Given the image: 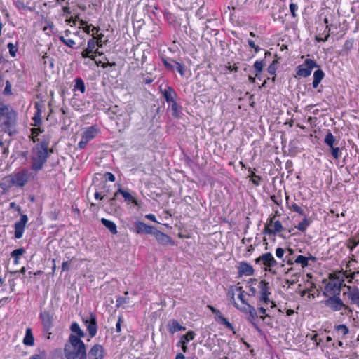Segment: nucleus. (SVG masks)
Listing matches in <instances>:
<instances>
[{"instance_id": "f257e3e1", "label": "nucleus", "mask_w": 359, "mask_h": 359, "mask_svg": "<svg viewBox=\"0 0 359 359\" xmlns=\"http://www.w3.org/2000/svg\"><path fill=\"white\" fill-rule=\"evenodd\" d=\"M49 156L48 143L42 141L36 144L32 149V156L30 157L32 165L31 170L38 172L43 169Z\"/></svg>"}, {"instance_id": "f03ea898", "label": "nucleus", "mask_w": 359, "mask_h": 359, "mask_svg": "<svg viewBox=\"0 0 359 359\" xmlns=\"http://www.w3.org/2000/svg\"><path fill=\"white\" fill-rule=\"evenodd\" d=\"M29 173L27 169H22L19 172L5 177L0 183V188L4 192L7 191L12 187H23L29 181Z\"/></svg>"}, {"instance_id": "7ed1b4c3", "label": "nucleus", "mask_w": 359, "mask_h": 359, "mask_svg": "<svg viewBox=\"0 0 359 359\" xmlns=\"http://www.w3.org/2000/svg\"><path fill=\"white\" fill-rule=\"evenodd\" d=\"M84 349L86 346L83 341L79 337L71 334L64 348L65 356L67 359H76Z\"/></svg>"}, {"instance_id": "20e7f679", "label": "nucleus", "mask_w": 359, "mask_h": 359, "mask_svg": "<svg viewBox=\"0 0 359 359\" xmlns=\"http://www.w3.org/2000/svg\"><path fill=\"white\" fill-rule=\"evenodd\" d=\"M5 109L2 116L4 121L0 124V128L2 131L12 137L17 133V130L15 129L17 121V112L8 105L5 106Z\"/></svg>"}, {"instance_id": "39448f33", "label": "nucleus", "mask_w": 359, "mask_h": 359, "mask_svg": "<svg viewBox=\"0 0 359 359\" xmlns=\"http://www.w3.org/2000/svg\"><path fill=\"white\" fill-rule=\"evenodd\" d=\"M339 292L337 295H333L332 297H328L326 292H323V295L327 297V298L321 302L327 308H329L332 311H339L342 309L343 306H344V303L339 297Z\"/></svg>"}, {"instance_id": "423d86ee", "label": "nucleus", "mask_w": 359, "mask_h": 359, "mask_svg": "<svg viewBox=\"0 0 359 359\" xmlns=\"http://www.w3.org/2000/svg\"><path fill=\"white\" fill-rule=\"evenodd\" d=\"M319 67L316 62L311 59H306L303 64L297 66L296 74L300 77H308L313 68Z\"/></svg>"}, {"instance_id": "0eeeda50", "label": "nucleus", "mask_w": 359, "mask_h": 359, "mask_svg": "<svg viewBox=\"0 0 359 359\" xmlns=\"http://www.w3.org/2000/svg\"><path fill=\"white\" fill-rule=\"evenodd\" d=\"M39 318L41 319L43 325V330L45 332L48 334V338L49 339L50 335L51 334L49 331L53 326V314L49 311L44 310L41 311L39 313Z\"/></svg>"}, {"instance_id": "6e6552de", "label": "nucleus", "mask_w": 359, "mask_h": 359, "mask_svg": "<svg viewBox=\"0 0 359 359\" xmlns=\"http://www.w3.org/2000/svg\"><path fill=\"white\" fill-rule=\"evenodd\" d=\"M83 322L86 327L89 336L93 337L96 335L97 331V318L95 314L90 313L85 318H83Z\"/></svg>"}, {"instance_id": "1a4fd4ad", "label": "nucleus", "mask_w": 359, "mask_h": 359, "mask_svg": "<svg viewBox=\"0 0 359 359\" xmlns=\"http://www.w3.org/2000/svg\"><path fill=\"white\" fill-rule=\"evenodd\" d=\"M28 222V217L27 215H21L19 221L16 222L14 224L15 228V238L17 239L21 238L23 236L25 226Z\"/></svg>"}, {"instance_id": "9d476101", "label": "nucleus", "mask_w": 359, "mask_h": 359, "mask_svg": "<svg viewBox=\"0 0 359 359\" xmlns=\"http://www.w3.org/2000/svg\"><path fill=\"white\" fill-rule=\"evenodd\" d=\"M155 229L151 226L147 225L142 222L137 221L135 222L133 231L137 234H154Z\"/></svg>"}, {"instance_id": "9b49d317", "label": "nucleus", "mask_w": 359, "mask_h": 359, "mask_svg": "<svg viewBox=\"0 0 359 359\" xmlns=\"http://www.w3.org/2000/svg\"><path fill=\"white\" fill-rule=\"evenodd\" d=\"M96 46V41L95 38L90 39L88 41L87 48L81 53L82 57L87 58L89 57L92 60H94L97 66H99V63H101V61H96L95 57L93 55H90L93 53V50L95 49Z\"/></svg>"}, {"instance_id": "f8f14e48", "label": "nucleus", "mask_w": 359, "mask_h": 359, "mask_svg": "<svg viewBox=\"0 0 359 359\" xmlns=\"http://www.w3.org/2000/svg\"><path fill=\"white\" fill-rule=\"evenodd\" d=\"M255 262L256 264L262 262L264 266L268 267H274L278 264L276 260L274 259L271 252L263 254L262 256L255 259Z\"/></svg>"}, {"instance_id": "ddd939ff", "label": "nucleus", "mask_w": 359, "mask_h": 359, "mask_svg": "<svg viewBox=\"0 0 359 359\" xmlns=\"http://www.w3.org/2000/svg\"><path fill=\"white\" fill-rule=\"evenodd\" d=\"M153 235L155 236L156 241L161 245H175L174 241L172 239V238L170 236H168L157 229H155Z\"/></svg>"}, {"instance_id": "4468645a", "label": "nucleus", "mask_w": 359, "mask_h": 359, "mask_svg": "<svg viewBox=\"0 0 359 359\" xmlns=\"http://www.w3.org/2000/svg\"><path fill=\"white\" fill-rule=\"evenodd\" d=\"M238 309L241 312L248 313L250 314V318H248V320L251 322V323L252 324L253 327L255 329L258 330H259L258 325L252 321V319H255V318L257 317V313L254 306L249 304H246V306H240Z\"/></svg>"}, {"instance_id": "2eb2a0df", "label": "nucleus", "mask_w": 359, "mask_h": 359, "mask_svg": "<svg viewBox=\"0 0 359 359\" xmlns=\"http://www.w3.org/2000/svg\"><path fill=\"white\" fill-rule=\"evenodd\" d=\"M347 288L348 292L344 293L345 295L347 294L348 298L350 299L351 304H354L357 306L359 304V289L357 287H351L346 285H344Z\"/></svg>"}, {"instance_id": "dca6fc26", "label": "nucleus", "mask_w": 359, "mask_h": 359, "mask_svg": "<svg viewBox=\"0 0 359 359\" xmlns=\"http://www.w3.org/2000/svg\"><path fill=\"white\" fill-rule=\"evenodd\" d=\"M88 359H103L104 348L100 344H95L89 351L88 354Z\"/></svg>"}, {"instance_id": "f3484780", "label": "nucleus", "mask_w": 359, "mask_h": 359, "mask_svg": "<svg viewBox=\"0 0 359 359\" xmlns=\"http://www.w3.org/2000/svg\"><path fill=\"white\" fill-rule=\"evenodd\" d=\"M283 230L284 227L283 226L281 222L279 220H277L274 222L272 226H270L269 228H268V226H264L263 229V233L275 236Z\"/></svg>"}, {"instance_id": "a211bd4d", "label": "nucleus", "mask_w": 359, "mask_h": 359, "mask_svg": "<svg viewBox=\"0 0 359 359\" xmlns=\"http://www.w3.org/2000/svg\"><path fill=\"white\" fill-rule=\"evenodd\" d=\"M238 276H252L254 274L255 270L253 267L247 262H241L238 266Z\"/></svg>"}, {"instance_id": "6ab92c4d", "label": "nucleus", "mask_w": 359, "mask_h": 359, "mask_svg": "<svg viewBox=\"0 0 359 359\" xmlns=\"http://www.w3.org/2000/svg\"><path fill=\"white\" fill-rule=\"evenodd\" d=\"M162 93L165 100L168 103L171 104L176 102V97L177 95L176 92L172 87H167L164 89V90Z\"/></svg>"}, {"instance_id": "aec40b11", "label": "nucleus", "mask_w": 359, "mask_h": 359, "mask_svg": "<svg viewBox=\"0 0 359 359\" xmlns=\"http://www.w3.org/2000/svg\"><path fill=\"white\" fill-rule=\"evenodd\" d=\"M98 130L94 126L87 128L82 134V137L84 140L89 142L97 135Z\"/></svg>"}, {"instance_id": "412c9836", "label": "nucleus", "mask_w": 359, "mask_h": 359, "mask_svg": "<svg viewBox=\"0 0 359 359\" xmlns=\"http://www.w3.org/2000/svg\"><path fill=\"white\" fill-rule=\"evenodd\" d=\"M168 331L171 334H174L180 330H185L186 327L182 326L177 320H170L168 323Z\"/></svg>"}, {"instance_id": "4be33fe9", "label": "nucleus", "mask_w": 359, "mask_h": 359, "mask_svg": "<svg viewBox=\"0 0 359 359\" xmlns=\"http://www.w3.org/2000/svg\"><path fill=\"white\" fill-rule=\"evenodd\" d=\"M120 194L124 198V200L128 203H132L135 205H137V200L128 191L119 188L117 191L115 193V196H117L118 194Z\"/></svg>"}, {"instance_id": "5701e85b", "label": "nucleus", "mask_w": 359, "mask_h": 359, "mask_svg": "<svg viewBox=\"0 0 359 359\" xmlns=\"http://www.w3.org/2000/svg\"><path fill=\"white\" fill-rule=\"evenodd\" d=\"M324 76H325V73L322 69H318L314 72L313 81L312 83V86H313V88H317L318 87L319 83L323 80Z\"/></svg>"}, {"instance_id": "b1692460", "label": "nucleus", "mask_w": 359, "mask_h": 359, "mask_svg": "<svg viewBox=\"0 0 359 359\" xmlns=\"http://www.w3.org/2000/svg\"><path fill=\"white\" fill-rule=\"evenodd\" d=\"M35 107L36 109V111L32 118L34 121V123L32 124L34 126H39L42 123L41 120V106L38 103H35Z\"/></svg>"}, {"instance_id": "393cba45", "label": "nucleus", "mask_w": 359, "mask_h": 359, "mask_svg": "<svg viewBox=\"0 0 359 359\" xmlns=\"http://www.w3.org/2000/svg\"><path fill=\"white\" fill-rule=\"evenodd\" d=\"M101 223L102 225H104L107 229H109V231L114 235L118 233L117 231V227L116 224L109 219H107L105 218L101 219Z\"/></svg>"}, {"instance_id": "a878e982", "label": "nucleus", "mask_w": 359, "mask_h": 359, "mask_svg": "<svg viewBox=\"0 0 359 359\" xmlns=\"http://www.w3.org/2000/svg\"><path fill=\"white\" fill-rule=\"evenodd\" d=\"M23 344L26 346H32L34 344V338L32 330L30 327L26 329L25 336L23 339Z\"/></svg>"}, {"instance_id": "bb28decb", "label": "nucleus", "mask_w": 359, "mask_h": 359, "mask_svg": "<svg viewBox=\"0 0 359 359\" xmlns=\"http://www.w3.org/2000/svg\"><path fill=\"white\" fill-rule=\"evenodd\" d=\"M116 196L115 195L111 198L109 200V208H107V211L110 214H115L117 213L119 210L120 207L117 205L116 201Z\"/></svg>"}, {"instance_id": "cd10ccee", "label": "nucleus", "mask_w": 359, "mask_h": 359, "mask_svg": "<svg viewBox=\"0 0 359 359\" xmlns=\"http://www.w3.org/2000/svg\"><path fill=\"white\" fill-rule=\"evenodd\" d=\"M324 142L326 145L329 147V148L337 146L338 144L336 137L332 135L331 132H328L325 135V137L324 138Z\"/></svg>"}, {"instance_id": "c85d7f7f", "label": "nucleus", "mask_w": 359, "mask_h": 359, "mask_svg": "<svg viewBox=\"0 0 359 359\" xmlns=\"http://www.w3.org/2000/svg\"><path fill=\"white\" fill-rule=\"evenodd\" d=\"M226 294L231 303L238 309L240 306L235 299L236 287L234 285L230 286Z\"/></svg>"}, {"instance_id": "c756f323", "label": "nucleus", "mask_w": 359, "mask_h": 359, "mask_svg": "<svg viewBox=\"0 0 359 359\" xmlns=\"http://www.w3.org/2000/svg\"><path fill=\"white\" fill-rule=\"evenodd\" d=\"M79 90L81 93H84L86 91V86L83 80L81 77L75 79V85L74 90Z\"/></svg>"}, {"instance_id": "7c9ffc66", "label": "nucleus", "mask_w": 359, "mask_h": 359, "mask_svg": "<svg viewBox=\"0 0 359 359\" xmlns=\"http://www.w3.org/2000/svg\"><path fill=\"white\" fill-rule=\"evenodd\" d=\"M215 319L216 321H219L222 324L225 325L227 328L231 330L233 334H236V332L234 331V327H233L232 324L230 322H229L227 319L224 318L223 316H215Z\"/></svg>"}, {"instance_id": "2f4dec72", "label": "nucleus", "mask_w": 359, "mask_h": 359, "mask_svg": "<svg viewBox=\"0 0 359 359\" xmlns=\"http://www.w3.org/2000/svg\"><path fill=\"white\" fill-rule=\"evenodd\" d=\"M70 330L72 332L76 333V336L79 337V339H81V337H83L85 335L83 331L80 328L79 325L76 322L72 323Z\"/></svg>"}, {"instance_id": "473e14b6", "label": "nucleus", "mask_w": 359, "mask_h": 359, "mask_svg": "<svg viewBox=\"0 0 359 359\" xmlns=\"http://www.w3.org/2000/svg\"><path fill=\"white\" fill-rule=\"evenodd\" d=\"M259 293L271 294L269 291V283L262 280L259 283Z\"/></svg>"}, {"instance_id": "72a5a7b5", "label": "nucleus", "mask_w": 359, "mask_h": 359, "mask_svg": "<svg viewBox=\"0 0 359 359\" xmlns=\"http://www.w3.org/2000/svg\"><path fill=\"white\" fill-rule=\"evenodd\" d=\"M310 224H311L310 219H308L306 216V217H304L303 220L300 223H299L297 228L299 231H300L302 232H304L306 231V229H307V227L310 225Z\"/></svg>"}, {"instance_id": "f704fd0d", "label": "nucleus", "mask_w": 359, "mask_h": 359, "mask_svg": "<svg viewBox=\"0 0 359 359\" xmlns=\"http://www.w3.org/2000/svg\"><path fill=\"white\" fill-rule=\"evenodd\" d=\"M195 332L194 331H189L186 334L182 336L180 339V343L187 344L189 341L193 340L195 337Z\"/></svg>"}, {"instance_id": "c9c22d12", "label": "nucleus", "mask_w": 359, "mask_h": 359, "mask_svg": "<svg viewBox=\"0 0 359 359\" xmlns=\"http://www.w3.org/2000/svg\"><path fill=\"white\" fill-rule=\"evenodd\" d=\"M286 252L287 255L283 259V262H286L288 265H293L294 261L292 258V255L294 254V251L292 248H287Z\"/></svg>"}, {"instance_id": "e433bc0d", "label": "nucleus", "mask_w": 359, "mask_h": 359, "mask_svg": "<svg viewBox=\"0 0 359 359\" xmlns=\"http://www.w3.org/2000/svg\"><path fill=\"white\" fill-rule=\"evenodd\" d=\"M294 263L301 264L302 268H305L308 266V258L303 255H298L294 261Z\"/></svg>"}, {"instance_id": "4c0bfd02", "label": "nucleus", "mask_w": 359, "mask_h": 359, "mask_svg": "<svg viewBox=\"0 0 359 359\" xmlns=\"http://www.w3.org/2000/svg\"><path fill=\"white\" fill-rule=\"evenodd\" d=\"M330 151L331 152L332 157L336 160L339 159L341 156V149L338 146L330 147Z\"/></svg>"}, {"instance_id": "58836bf2", "label": "nucleus", "mask_w": 359, "mask_h": 359, "mask_svg": "<svg viewBox=\"0 0 359 359\" xmlns=\"http://www.w3.org/2000/svg\"><path fill=\"white\" fill-rule=\"evenodd\" d=\"M180 109L181 107L177 103V102L171 103L172 115L174 117H180Z\"/></svg>"}, {"instance_id": "ea45409f", "label": "nucleus", "mask_w": 359, "mask_h": 359, "mask_svg": "<svg viewBox=\"0 0 359 359\" xmlns=\"http://www.w3.org/2000/svg\"><path fill=\"white\" fill-rule=\"evenodd\" d=\"M7 47L8 48L10 55L13 57H15L18 50V43H16L15 44H14L13 43H8Z\"/></svg>"}, {"instance_id": "a19ab883", "label": "nucleus", "mask_w": 359, "mask_h": 359, "mask_svg": "<svg viewBox=\"0 0 359 359\" xmlns=\"http://www.w3.org/2000/svg\"><path fill=\"white\" fill-rule=\"evenodd\" d=\"M264 65V60H257L254 63V68L257 72L255 76L258 77V74L262 71L263 67Z\"/></svg>"}, {"instance_id": "79ce46f5", "label": "nucleus", "mask_w": 359, "mask_h": 359, "mask_svg": "<svg viewBox=\"0 0 359 359\" xmlns=\"http://www.w3.org/2000/svg\"><path fill=\"white\" fill-rule=\"evenodd\" d=\"M290 209L292 211L299 213L300 215L306 217V214L304 210L301 207H299L297 203H292L290 206Z\"/></svg>"}, {"instance_id": "37998d69", "label": "nucleus", "mask_w": 359, "mask_h": 359, "mask_svg": "<svg viewBox=\"0 0 359 359\" xmlns=\"http://www.w3.org/2000/svg\"><path fill=\"white\" fill-rule=\"evenodd\" d=\"M278 61L273 60L272 63L268 67L267 71L271 75H275L277 69Z\"/></svg>"}, {"instance_id": "c03bdc74", "label": "nucleus", "mask_w": 359, "mask_h": 359, "mask_svg": "<svg viewBox=\"0 0 359 359\" xmlns=\"http://www.w3.org/2000/svg\"><path fill=\"white\" fill-rule=\"evenodd\" d=\"M43 130H41L39 127L38 128H32L31 129L32 137H30L34 142H36L38 140H36L34 136H37L40 133H43Z\"/></svg>"}, {"instance_id": "a18cd8bd", "label": "nucleus", "mask_w": 359, "mask_h": 359, "mask_svg": "<svg viewBox=\"0 0 359 359\" xmlns=\"http://www.w3.org/2000/svg\"><path fill=\"white\" fill-rule=\"evenodd\" d=\"M335 330L339 332H341L344 336H346L348 334L349 330L348 327L344 324H341L335 326Z\"/></svg>"}, {"instance_id": "49530a36", "label": "nucleus", "mask_w": 359, "mask_h": 359, "mask_svg": "<svg viewBox=\"0 0 359 359\" xmlns=\"http://www.w3.org/2000/svg\"><path fill=\"white\" fill-rule=\"evenodd\" d=\"M59 39L66 46L73 48L76 44L75 41L72 39H67L63 36H60Z\"/></svg>"}, {"instance_id": "de8ad7c7", "label": "nucleus", "mask_w": 359, "mask_h": 359, "mask_svg": "<svg viewBox=\"0 0 359 359\" xmlns=\"http://www.w3.org/2000/svg\"><path fill=\"white\" fill-rule=\"evenodd\" d=\"M171 59L163 58L162 61L164 66L169 70H173L175 69V65L172 62Z\"/></svg>"}, {"instance_id": "09e8293b", "label": "nucleus", "mask_w": 359, "mask_h": 359, "mask_svg": "<svg viewBox=\"0 0 359 359\" xmlns=\"http://www.w3.org/2000/svg\"><path fill=\"white\" fill-rule=\"evenodd\" d=\"M175 65L176 70L182 76H184V67L182 64L179 63L175 60H172Z\"/></svg>"}, {"instance_id": "8fccbe9b", "label": "nucleus", "mask_w": 359, "mask_h": 359, "mask_svg": "<svg viewBox=\"0 0 359 359\" xmlns=\"http://www.w3.org/2000/svg\"><path fill=\"white\" fill-rule=\"evenodd\" d=\"M42 60H43V65L46 66L47 64L49 65L50 67V68H53V66H54V60L53 58H50L47 54L46 53L43 57H42Z\"/></svg>"}, {"instance_id": "3c124183", "label": "nucleus", "mask_w": 359, "mask_h": 359, "mask_svg": "<svg viewBox=\"0 0 359 359\" xmlns=\"http://www.w3.org/2000/svg\"><path fill=\"white\" fill-rule=\"evenodd\" d=\"M250 177L251 178V181L253 184L256 186H259L260 184V182L262 180V178L260 176L255 175L254 172L250 175Z\"/></svg>"}, {"instance_id": "603ef678", "label": "nucleus", "mask_w": 359, "mask_h": 359, "mask_svg": "<svg viewBox=\"0 0 359 359\" xmlns=\"http://www.w3.org/2000/svg\"><path fill=\"white\" fill-rule=\"evenodd\" d=\"M25 252V250L23 248H20L14 250L11 255L12 257L19 258L20 256L22 255Z\"/></svg>"}, {"instance_id": "864d4df0", "label": "nucleus", "mask_w": 359, "mask_h": 359, "mask_svg": "<svg viewBox=\"0 0 359 359\" xmlns=\"http://www.w3.org/2000/svg\"><path fill=\"white\" fill-rule=\"evenodd\" d=\"M5 84H6V86H5V88L4 90L3 94L4 95H12V90H11V87L12 86H11V82L8 80H7L6 81Z\"/></svg>"}, {"instance_id": "5fc2aeb1", "label": "nucleus", "mask_w": 359, "mask_h": 359, "mask_svg": "<svg viewBox=\"0 0 359 359\" xmlns=\"http://www.w3.org/2000/svg\"><path fill=\"white\" fill-rule=\"evenodd\" d=\"M129 302V298L125 297H118L116 299V306L119 307L124 304Z\"/></svg>"}, {"instance_id": "6e6d98bb", "label": "nucleus", "mask_w": 359, "mask_h": 359, "mask_svg": "<svg viewBox=\"0 0 359 359\" xmlns=\"http://www.w3.org/2000/svg\"><path fill=\"white\" fill-rule=\"evenodd\" d=\"M359 244V241H357L355 238H350L348 240V248L351 251H353L355 248Z\"/></svg>"}, {"instance_id": "4d7b16f0", "label": "nucleus", "mask_w": 359, "mask_h": 359, "mask_svg": "<svg viewBox=\"0 0 359 359\" xmlns=\"http://www.w3.org/2000/svg\"><path fill=\"white\" fill-rule=\"evenodd\" d=\"M353 45V40H346L344 44L343 49L346 52H348L352 49Z\"/></svg>"}, {"instance_id": "13d9d810", "label": "nucleus", "mask_w": 359, "mask_h": 359, "mask_svg": "<svg viewBox=\"0 0 359 359\" xmlns=\"http://www.w3.org/2000/svg\"><path fill=\"white\" fill-rule=\"evenodd\" d=\"M103 37H104V34H100L98 35L97 41H96V45H97L98 47L102 48L103 44H106L107 43V40L102 41V38Z\"/></svg>"}, {"instance_id": "bf43d9fd", "label": "nucleus", "mask_w": 359, "mask_h": 359, "mask_svg": "<svg viewBox=\"0 0 359 359\" xmlns=\"http://www.w3.org/2000/svg\"><path fill=\"white\" fill-rule=\"evenodd\" d=\"M359 273V271H357V272H353V273H348V271H346L343 273L344 274V276L346 278H349L348 280V283H351L352 282V280H353L355 278V276L356 274Z\"/></svg>"}, {"instance_id": "052dcab7", "label": "nucleus", "mask_w": 359, "mask_h": 359, "mask_svg": "<svg viewBox=\"0 0 359 359\" xmlns=\"http://www.w3.org/2000/svg\"><path fill=\"white\" fill-rule=\"evenodd\" d=\"M47 355L45 351H42L39 354L32 355L29 359H46Z\"/></svg>"}, {"instance_id": "680f3d73", "label": "nucleus", "mask_w": 359, "mask_h": 359, "mask_svg": "<svg viewBox=\"0 0 359 359\" xmlns=\"http://www.w3.org/2000/svg\"><path fill=\"white\" fill-rule=\"evenodd\" d=\"M297 9H298V6L296 4L291 3L290 4V10L291 14L293 18H295L297 16L296 12L297 11Z\"/></svg>"}, {"instance_id": "e2e57ef3", "label": "nucleus", "mask_w": 359, "mask_h": 359, "mask_svg": "<svg viewBox=\"0 0 359 359\" xmlns=\"http://www.w3.org/2000/svg\"><path fill=\"white\" fill-rule=\"evenodd\" d=\"M285 250L282 248H278L276 250V255L279 259H283L284 254H285Z\"/></svg>"}, {"instance_id": "0e129e2a", "label": "nucleus", "mask_w": 359, "mask_h": 359, "mask_svg": "<svg viewBox=\"0 0 359 359\" xmlns=\"http://www.w3.org/2000/svg\"><path fill=\"white\" fill-rule=\"evenodd\" d=\"M104 178L107 180H109L110 182H114L115 181V176L111 172H107L104 173Z\"/></svg>"}, {"instance_id": "69168bd1", "label": "nucleus", "mask_w": 359, "mask_h": 359, "mask_svg": "<svg viewBox=\"0 0 359 359\" xmlns=\"http://www.w3.org/2000/svg\"><path fill=\"white\" fill-rule=\"evenodd\" d=\"M275 218H276V215L271 216L268 219V221H267L266 224H265V226H268V228H269L270 226H272L274 222H276Z\"/></svg>"}, {"instance_id": "338daca9", "label": "nucleus", "mask_w": 359, "mask_h": 359, "mask_svg": "<svg viewBox=\"0 0 359 359\" xmlns=\"http://www.w3.org/2000/svg\"><path fill=\"white\" fill-rule=\"evenodd\" d=\"M208 308L210 309V310L215 315V316H222L221 312L217 309H215L212 306L208 305Z\"/></svg>"}, {"instance_id": "774afa93", "label": "nucleus", "mask_w": 359, "mask_h": 359, "mask_svg": "<svg viewBox=\"0 0 359 359\" xmlns=\"http://www.w3.org/2000/svg\"><path fill=\"white\" fill-rule=\"evenodd\" d=\"M88 142L86 140H84L83 137H81V141L78 144V148L79 149H84L86 146L88 144Z\"/></svg>"}]
</instances>
